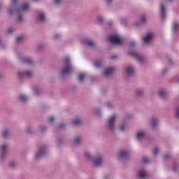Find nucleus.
I'll return each mask as SVG.
<instances>
[{"instance_id":"f257e3e1","label":"nucleus","mask_w":179,"mask_h":179,"mask_svg":"<svg viewBox=\"0 0 179 179\" xmlns=\"http://www.w3.org/2000/svg\"><path fill=\"white\" fill-rule=\"evenodd\" d=\"M29 9H30V6L28 3H24L20 6L17 0H12L10 5L8 8V13L10 15H17V22L23 23L24 22V18L23 17L24 12L29 10Z\"/></svg>"},{"instance_id":"f03ea898","label":"nucleus","mask_w":179,"mask_h":179,"mask_svg":"<svg viewBox=\"0 0 179 179\" xmlns=\"http://www.w3.org/2000/svg\"><path fill=\"white\" fill-rule=\"evenodd\" d=\"M64 67L60 71L61 76H65V75H71L73 72V66L71 62V58L69 56L64 57L63 59Z\"/></svg>"},{"instance_id":"7ed1b4c3","label":"nucleus","mask_w":179,"mask_h":179,"mask_svg":"<svg viewBox=\"0 0 179 179\" xmlns=\"http://www.w3.org/2000/svg\"><path fill=\"white\" fill-rule=\"evenodd\" d=\"M117 118V114H113L108 117L106 121V128L109 131H115V119Z\"/></svg>"},{"instance_id":"20e7f679","label":"nucleus","mask_w":179,"mask_h":179,"mask_svg":"<svg viewBox=\"0 0 179 179\" xmlns=\"http://www.w3.org/2000/svg\"><path fill=\"white\" fill-rule=\"evenodd\" d=\"M45 155H47V145H43L35 153L34 159L35 160H40V159H41L43 156H45Z\"/></svg>"},{"instance_id":"39448f33","label":"nucleus","mask_w":179,"mask_h":179,"mask_svg":"<svg viewBox=\"0 0 179 179\" xmlns=\"http://www.w3.org/2000/svg\"><path fill=\"white\" fill-rule=\"evenodd\" d=\"M17 76L20 78V79H30L33 78V71H18L17 73Z\"/></svg>"},{"instance_id":"423d86ee","label":"nucleus","mask_w":179,"mask_h":179,"mask_svg":"<svg viewBox=\"0 0 179 179\" xmlns=\"http://www.w3.org/2000/svg\"><path fill=\"white\" fill-rule=\"evenodd\" d=\"M108 41L112 44H122L123 41L121 37L118 34L111 35L108 38Z\"/></svg>"},{"instance_id":"0eeeda50","label":"nucleus","mask_w":179,"mask_h":179,"mask_svg":"<svg viewBox=\"0 0 179 179\" xmlns=\"http://www.w3.org/2000/svg\"><path fill=\"white\" fill-rule=\"evenodd\" d=\"M17 58H18V61L21 64H27V65H33V64H34V60H33V59H31V57H23V56H21L20 55H19L17 56Z\"/></svg>"},{"instance_id":"6e6552de","label":"nucleus","mask_w":179,"mask_h":179,"mask_svg":"<svg viewBox=\"0 0 179 179\" xmlns=\"http://www.w3.org/2000/svg\"><path fill=\"white\" fill-rule=\"evenodd\" d=\"M166 1H162L159 6V12L162 20H164L167 17V13L166 12Z\"/></svg>"},{"instance_id":"1a4fd4ad","label":"nucleus","mask_w":179,"mask_h":179,"mask_svg":"<svg viewBox=\"0 0 179 179\" xmlns=\"http://www.w3.org/2000/svg\"><path fill=\"white\" fill-rule=\"evenodd\" d=\"M155 34L153 32H148L145 35H144L142 38V41L144 44H150L152 43V40H153V36Z\"/></svg>"},{"instance_id":"9d476101","label":"nucleus","mask_w":179,"mask_h":179,"mask_svg":"<svg viewBox=\"0 0 179 179\" xmlns=\"http://www.w3.org/2000/svg\"><path fill=\"white\" fill-rule=\"evenodd\" d=\"M129 153L127 150H121L117 153L118 160H125L128 159Z\"/></svg>"},{"instance_id":"9b49d317","label":"nucleus","mask_w":179,"mask_h":179,"mask_svg":"<svg viewBox=\"0 0 179 179\" xmlns=\"http://www.w3.org/2000/svg\"><path fill=\"white\" fill-rule=\"evenodd\" d=\"M92 162L95 167H100L101 166V164H103V157L101 155H98L92 159Z\"/></svg>"},{"instance_id":"f8f14e48","label":"nucleus","mask_w":179,"mask_h":179,"mask_svg":"<svg viewBox=\"0 0 179 179\" xmlns=\"http://www.w3.org/2000/svg\"><path fill=\"white\" fill-rule=\"evenodd\" d=\"M129 55H131V57H134V58H136L138 62L142 63L143 61V57L141 56V55L138 54V52L135 51H129L128 52Z\"/></svg>"},{"instance_id":"ddd939ff","label":"nucleus","mask_w":179,"mask_h":179,"mask_svg":"<svg viewBox=\"0 0 179 179\" xmlns=\"http://www.w3.org/2000/svg\"><path fill=\"white\" fill-rule=\"evenodd\" d=\"M125 72L127 76H132V74L135 73V67L132 64H129L125 68Z\"/></svg>"},{"instance_id":"4468645a","label":"nucleus","mask_w":179,"mask_h":179,"mask_svg":"<svg viewBox=\"0 0 179 179\" xmlns=\"http://www.w3.org/2000/svg\"><path fill=\"white\" fill-rule=\"evenodd\" d=\"M1 155V159L3 160L5 157H6V155H8V152H6L8 149V145L3 144L0 147Z\"/></svg>"},{"instance_id":"2eb2a0df","label":"nucleus","mask_w":179,"mask_h":179,"mask_svg":"<svg viewBox=\"0 0 179 179\" xmlns=\"http://www.w3.org/2000/svg\"><path fill=\"white\" fill-rule=\"evenodd\" d=\"M150 125L152 129H156V128H157V126L159 125V118L152 116L150 120Z\"/></svg>"},{"instance_id":"dca6fc26","label":"nucleus","mask_w":179,"mask_h":179,"mask_svg":"<svg viewBox=\"0 0 179 179\" xmlns=\"http://www.w3.org/2000/svg\"><path fill=\"white\" fill-rule=\"evenodd\" d=\"M37 19L38 20V22H45V20H47V17L45 16V13H44V12L41 11L38 13L37 15Z\"/></svg>"},{"instance_id":"f3484780","label":"nucleus","mask_w":179,"mask_h":179,"mask_svg":"<svg viewBox=\"0 0 179 179\" xmlns=\"http://www.w3.org/2000/svg\"><path fill=\"white\" fill-rule=\"evenodd\" d=\"M178 29H179L178 22L173 21L172 22V27H171V31H172L173 34H176V33H177V31H178Z\"/></svg>"},{"instance_id":"a211bd4d","label":"nucleus","mask_w":179,"mask_h":179,"mask_svg":"<svg viewBox=\"0 0 179 179\" xmlns=\"http://www.w3.org/2000/svg\"><path fill=\"white\" fill-rule=\"evenodd\" d=\"M32 90L34 94L36 96H39V94H41V92H43V89L38 85H34L32 87Z\"/></svg>"},{"instance_id":"6ab92c4d","label":"nucleus","mask_w":179,"mask_h":179,"mask_svg":"<svg viewBox=\"0 0 179 179\" xmlns=\"http://www.w3.org/2000/svg\"><path fill=\"white\" fill-rule=\"evenodd\" d=\"M146 136V131H138L136 134V138L138 141H141V139H143Z\"/></svg>"},{"instance_id":"aec40b11","label":"nucleus","mask_w":179,"mask_h":179,"mask_svg":"<svg viewBox=\"0 0 179 179\" xmlns=\"http://www.w3.org/2000/svg\"><path fill=\"white\" fill-rule=\"evenodd\" d=\"M117 129H119V131H121V132H125L127 129V122H121L117 127Z\"/></svg>"},{"instance_id":"412c9836","label":"nucleus","mask_w":179,"mask_h":179,"mask_svg":"<svg viewBox=\"0 0 179 179\" xmlns=\"http://www.w3.org/2000/svg\"><path fill=\"white\" fill-rule=\"evenodd\" d=\"M114 72V68L113 67H109L106 69L103 73V76L108 78V76H111L113 75V73Z\"/></svg>"},{"instance_id":"4be33fe9","label":"nucleus","mask_w":179,"mask_h":179,"mask_svg":"<svg viewBox=\"0 0 179 179\" xmlns=\"http://www.w3.org/2000/svg\"><path fill=\"white\" fill-rule=\"evenodd\" d=\"M143 94H145V91L143 89L138 88L134 91V96L136 97H142Z\"/></svg>"},{"instance_id":"5701e85b","label":"nucleus","mask_w":179,"mask_h":179,"mask_svg":"<svg viewBox=\"0 0 179 179\" xmlns=\"http://www.w3.org/2000/svg\"><path fill=\"white\" fill-rule=\"evenodd\" d=\"M137 176L139 178H145L148 176V173H146L145 169H141L138 171Z\"/></svg>"},{"instance_id":"b1692460","label":"nucleus","mask_w":179,"mask_h":179,"mask_svg":"<svg viewBox=\"0 0 179 179\" xmlns=\"http://www.w3.org/2000/svg\"><path fill=\"white\" fill-rule=\"evenodd\" d=\"M18 99L22 103H26L29 100V98L24 94H20L19 96H18Z\"/></svg>"},{"instance_id":"393cba45","label":"nucleus","mask_w":179,"mask_h":179,"mask_svg":"<svg viewBox=\"0 0 179 179\" xmlns=\"http://www.w3.org/2000/svg\"><path fill=\"white\" fill-rule=\"evenodd\" d=\"M71 124H73V125H80V124H82V119L74 118L72 120Z\"/></svg>"},{"instance_id":"a878e982","label":"nucleus","mask_w":179,"mask_h":179,"mask_svg":"<svg viewBox=\"0 0 179 179\" xmlns=\"http://www.w3.org/2000/svg\"><path fill=\"white\" fill-rule=\"evenodd\" d=\"M82 142V137L80 136H76L73 138V143L74 145H79Z\"/></svg>"},{"instance_id":"bb28decb","label":"nucleus","mask_w":179,"mask_h":179,"mask_svg":"<svg viewBox=\"0 0 179 179\" xmlns=\"http://www.w3.org/2000/svg\"><path fill=\"white\" fill-rule=\"evenodd\" d=\"M159 96L160 99H162V100H164L166 99V91L164 90H161L158 92Z\"/></svg>"},{"instance_id":"cd10ccee","label":"nucleus","mask_w":179,"mask_h":179,"mask_svg":"<svg viewBox=\"0 0 179 179\" xmlns=\"http://www.w3.org/2000/svg\"><path fill=\"white\" fill-rule=\"evenodd\" d=\"M85 44L89 47H94L96 45V43L91 39L86 40Z\"/></svg>"},{"instance_id":"c85d7f7f","label":"nucleus","mask_w":179,"mask_h":179,"mask_svg":"<svg viewBox=\"0 0 179 179\" xmlns=\"http://www.w3.org/2000/svg\"><path fill=\"white\" fill-rule=\"evenodd\" d=\"M102 65L103 61L101 60H96L94 62V66H95V68H101Z\"/></svg>"},{"instance_id":"c756f323","label":"nucleus","mask_w":179,"mask_h":179,"mask_svg":"<svg viewBox=\"0 0 179 179\" xmlns=\"http://www.w3.org/2000/svg\"><path fill=\"white\" fill-rule=\"evenodd\" d=\"M10 134V131H9V129H4V130L2 131L1 135H2V136H3V138H8V136H9V134Z\"/></svg>"},{"instance_id":"7c9ffc66","label":"nucleus","mask_w":179,"mask_h":179,"mask_svg":"<svg viewBox=\"0 0 179 179\" xmlns=\"http://www.w3.org/2000/svg\"><path fill=\"white\" fill-rule=\"evenodd\" d=\"M84 156L87 160H93V157H92V154L89 152H85Z\"/></svg>"},{"instance_id":"2f4dec72","label":"nucleus","mask_w":179,"mask_h":179,"mask_svg":"<svg viewBox=\"0 0 179 179\" xmlns=\"http://www.w3.org/2000/svg\"><path fill=\"white\" fill-rule=\"evenodd\" d=\"M27 134H33L34 132V130L33 129V127H31V125L28 124L27 126Z\"/></svg>"},{"instance_id":"473e14b6","label":"nucleus","mask_w":179,"mask_h":179,"mask_svg":"<svg viewBox=\"0 0 179 179\" xmlns=\"http://www.w3.org/2000/svg\"><path fill=\"white\" fill-rule=\"evenodd\" d=\"M85 78H86V74H80L78 77V80L80 83H83V80H85Z\"/></svg>"},{"instance_id":"72a5a7b5","label":"nucleus","mask_w":179,"mask_h":179,"mask_svg":"<svg viewBox=\"0 0 179 179\" xmlns=\"http://www.w3.org/2000/svg\"><path fill=\"white\" fill-rule=\"evenodd\" d=\"M106 107H107V108L111 109V108H114V104L110 101H108L105 103Z\"/></svg>"},{"instance_id":"f704fd0d","label":"nucleus","mask_w":179,"mask_h":179,"mask_svg":"<svg viewBox=\"0 0 179 179\" xmlns=\"http://www.w3.org/2000/svg\"><path fill=\"white\" fill-rule=\"evenodd\" d=\"M135 45H136V42H135V41H131L129 43V48H135Z\"/></svg>"},{"instance_id":"c9c22d12","label":"nucleus","mask_w":179,"mask_h":179,"mask_svg":"<svg viewBox=\"0 0 179 179\" xmlns=\"http://www.w3.org/2000/svg\"><path fill=\"white\" fill-rule=\"evenodd\" d=\"M15 31H16V28L15 27H9L8 29H7V33H8V34H12Z\"/></svg>"},{"instance_id":"e433bc0d","label":"nucleus","mask_w":179,"mask_h":179,"mask_svg":"<svg viewBox=\"0 0 179 179\" xmlns=\"http://www.w3.org/2000/svg\"><path fill=\"white\" fill-rule=\"evenodd\" d=\"M97 20L99 22V23H103V22H104V17L99 15H97Z\"/></svg>"},{"instance_id":"4c0bfd02","label":"nucleus","mask_w":179,"mask_h":179,"mask_svg":"<svg viewBox=\"0 0 179 179\" xmlns=\"http://www.w3.org/2000/svg\"><path fill=\"white\" fill-rule=\"evenodd\" d=\"M9 166H10V169H15V167H16V162H15V161L10 162Z\"/></svg>"},{"instance_id":"58836bf2","label":"nucleus","mask_w":179,"mask_h":179,"mask_svg":"<svg viewBox=\"0 0 179 179\" xmlns=\"http://www.w3.org/2000/svg\"><path fill=\"white\" fill-rule=\"evenodd\" d=\"M169 72V69L167 68H164L162 70L161 73L162 75H166Z\"/></svg>"},{"instance_id":"ea45409f","label":"nucleus","mask_w":179,"mask_h":179,"mask_svg":"<svg viewBox=\"0 0 179 179\" xmlns=\"http://www.w3.org/2000/svg\"><path fill=\"white\" fill-rule=\"evenodd\" d=\"M142 163H149V158L146 157H144L143 159H142Z\"/></svg>"},{"instance_id":"a19ab883","label":"nucleus","mask_w":179,"mask_h":179,"mask_svg":"<svg viewBox=\"0 0 179 179\" xmlns=\"http://www.w3.org/2000/svg\"><path fill=\"white\" fill-rule=\"evenodd\" d=\"M59 37H61V34H55V35H53L54 40H58V38H59Z\"/></svg>"},{"instance_id":"79ce46f5","label":"nucleus","mask_w":179,"mask_h":179,"mask_svg":"<svg viewBox=\"0 0 179 179\" xmlns=\"http://www.w3.org/2000/svg\"><path fill=\"white\" fill-rule=\"evenodd\" d=\"M140 22H141V23H145L146 22V17H145V16L141 17L140 19Z\"/></svg>"},{"instance_id":"37998d69","label":"nucleus","mask_w":179,"mask_h":179,"mask_svg":"<svg viewBox=\"0 0 179 179\" xmlns=\"http://www.w3.org/2000/svg\"><path fill=\"white\" fill-rule=\"evenodd\" d=\"M176 118H179V106L176 107Z\"/></svg>"},{"instance_id":"c03bdc74","label":"nucleus","mask_w":179,"mask_h":179,"mask_svg":"<svg viewBox=\"0 0 179 179\" xmlns=\"http://www.w3.org/2000/svg\"><path fill=\"white\" fill-rule=\"evenodd\" d=\"M95 113H96V114H97V115H100L101 114V109L96 108L95 109Z\"/></svg>"},{"instance_id":"a18cd8bd","label":"nucleus","mask_w":179,"mask_h":179,"mask_svg":"<svg viewBox=\"0 0 179 179\" xmlns=\"http://www.w3.org/2000/svg\"><path fill=\"white\" fill-rule=\"evenodd\" d=\"M24 38L23 35H20L16 38V41H22V40Z\"/></svg>"},{"instance_id":"49530a36","label":"nucleus","mask_w":179,"mask_h":179,"mask_svg":"<svg viewBox=\"0 0 179 179\" xmlns=\"http://www.w3.org/2000/svg\"><path fill=\"white\" fill-rule=\"evenodd\" d=\"M157 153H159V148H155L153 150V155H154L155 156H156V155H157Z\"/></svg>"},{"instance_id":"de8ad7c7","label":"nucleus","mask_w":179,"mask_h":179,"mask_svg":"<svg viewBox=\"0 0 179 179\" xmlns=\"http://www.w3.org/2000/svg\"><path fill=\"white\" fill-rule=\"evenodd\" d=\"M47 129V127H45V126H41L40 127V130L42 131V132H44V131H45Z\"/></svg>"},{"instance_id":"09e8293b","label":"nucleus","mask_w":179,"mask_h":179,"mask_svg":"<svg viewBox=\"0 0 179 179\" xmlns=\"http://www.w3.org/2000/svg\"><path fill=\"white\" fill-rule=\"evenodd\" d=\"M59 128L60 129H65V124L62 123L61 124L59 125Z\"/></svg>"},{"instance_id":"8fccbe9b","label":"nucleus","mask_w":179,"mask_h":179,"mask_svg":"<svg viewBox=\"0 0 179 179\" xmlns=\"http://www.w3.org/2000/svg\"><path fill=\"white\" fill-rule=\"evenodd\" d=\"M54 120H55L54 116H51V117H50L48 118V122H54Z\"/></svg>"},{"instance_id":"3c124183","label":"nucleus","mask_w":179,"mask_h":179,"mask_svg":"<svg viewBox=\"0 0 179 179\" xmlns=\"http://www.w3.org/2000/svg\"><path fill=\"white\" fill-rule=\"evenodd\" d=\"M62 143V140H61V138H57V145H61Z\"/></svg>"},{"instance_id":"603ef678","label":"nucleus","mask_w":179,"mask_h":179,"mask_svg":"<svg viewBox=\"0 0 179 179\" xmlns=\"http://www.w3.org/2000/svg\"><path fill=\"white\" fill-rule=\"evenodd\" d=\"M55 5H59L61 3V0H55Z\"/></svg>"},{"instance_id":"864d4df0","label":"nucleus","mask_w":179,"mask_h":179,"mask_svg":"<svg viewBox=\"0 0 179 179\" xmlns=\"http://www.w3.org/2000/svg\"><path fill=\"white\" fill-rule=\"evenodd\" d=\"M170 157V154H166L164 156V159L166 160Z\"/></svg>"},{"instance_id":"5fc2aeb1","label":"nucleus","mask_w":179,"mask_h":179,"mask_svg":"<svg viewBox=\"0 0 179 179\" xmlns=\"http://www.w3.org/2000/svg\"><path fill=\"white\" fill-rule=\"evenodd\" d=\"M106 2L108 5H110V3H113V0H106Z\"/></svg>"},{"instance_id":"6e6d98bb","label":"nucleus","mask_w":179,"mask_h":179,"mask_svg":"<svg viewBox=\"0 0 179 179\" xmlns=\"http://www.w3.org/2000/svg\"><path fill=\"white\" fill-rule=\"evenodd\" d=\"M173 171H177V166L176 165H173V168H172Z\"/></svg>"},{"instance_id":"4d7b16f0","label":"nucleus","mask_w":179,"mask_h":179,"mask_svg":"<svg viewBox=\"0 0 179 179\" xmlns=\"http://www.w3.org/2000/svg\"><path fill=\"white\" fill-rule=\"evenodd\" d=\"M115 58H117V55H115L110 56L111 59H115Z\"/></svg>"},{"instance_id":"13d9d810","label":"nucleus","mask_w":179,"mask_h":179,"mask_svg":"<svg viewBox=\"0 0 179 179\" xmlns=\"http://www.w3.org/2000/svg\"><path fill=\"white\" fill-rule=\"evenodd\" d=\"M44 45H39L38 47V50H42V48H43Z\"/></svg>"},{"instance_id":"bf43d9fd","label":"nucleus","mask_w":179,"mask_h":179,"mask_svg":"<svg viewBox=\"0 0 179 179\" xmlns=\"http://www.w3.org/2000/svg\"><path fill=\"white\" fill-rule=\"evenodd\" d=\"M176 83H178V85H179V78L178 79H177V80H176Z\"/></svg>"},{"instance_id":"052dcab7","label":"nucleus","mask_w":179,"mask_h":179,"mask_svg":"<svg viewBox=\"0 0 179 179\" xmlns=\"http://www.w3.org/2000/svg\"><path fill=\"white\" fill-rule=\"evenodd\" d=\"M169 62L171 64V65H173L174 63H173V61H171V59L169 60Z\"/></svg>"},{"instance_id":"680f3d73","label":"nucleus","mask_w":179,"mask_h":179,"mask_svg":"<svg viewBox=\"0 0 179 179\" xmlns=\"http://www.w3.org/2000/svg\"><path fill=\"white\" fill-rule=\"evenodd\" d=\"M2 78H3V75H2L1 73H0V79H1Z\"/></svg>"},{"instance_id":"e2e57ef3","label":"nucleus","mask_w":179,"mask_h":179,"mask_svg":"<svg viewBox=\"0 0 179 179\" xmlns=\"http://www.w3.org/2000/svg\"><path fill=\"white\" fill-rule=\"evenodd\" d=\"M104 179H108V176H106L103 177Z\"/></svg>"},{"instance_id":"0e129e2a","label":"nucleus","mask_w":179,"mask_h":179,"mask_svg":"<svg viewBox=\"0 0 179 179\" xmlns=\"http://www.w3.org/2000/svg\"><path fill=\"white\" fill-rule=\"evenodd\" d=\"M128 117H129V115H127L126 118H128Z\"/></svg>"},{"instance_id":"69168bd1","label":"nucleus","mask_w":179,"mask_h":179,"mask_svg":"<svg viewBox=\"0 0 179 179\" xmlns=\"http://www.w3.org/2000/svg\"><path fill=\"white\" fill-rule=\"evenodd\" d=\"M135 24H136V26H139V24H137V23H136Z\"/></svg>"},{"instance_id":"338daca9","label":"nucleus","mask_w":179,"mask_h":179,"mask_svg":"<svg viewBox=\"0 0 179 179\" xmlns=\"http://www.w3.org/2000/svg\"><path fill=\"white\" fill-rule=\"evenodd\" d=\"M34 1V2H37V0H33Z\"/></svg>"},{"instance_id":"774afa93","label":"nucleus","mask_w":179,"mask_h":179,"mask_svg":"<svg viewBox=\"0 0 179 179\" xmlns=\"http://www.w3.org/2000/svg\"><path fill=\"white\" fill-rule=\"evenodd\" d=\"M1 7H2V4L0 3V8H1Z\"/></svg>"}]
</instances>
